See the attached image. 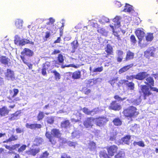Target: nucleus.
Wrapping results in <instances>:
<instances>
[{
    "instance_id": "nucleus-58",
    "label": "nucleus",
    "mask_w": 158,
    "mask_h": 158,
    "mask_svg": "<svg viewBox=\"0 0 158 158\" xmlns=\"http://www.w3.org/2000/svg\"><path fill=\"white\" fill-rule=\"evenodd\" d=\"M137 129V125L136 124H135L133 126H132L130 128V130L132 131H136Z\"/></svg>"
},
{
    "instance_id": "nucleus-22",
    "label": "nucleus",
    "mask_w": 158,
    "mask_h": 158,
    "mask_svg": "<svg viewBox=\"0 0 158 158\" xmlns=\"http://www.w3.org/2000/svg\"><path fill=\"white\" fill-rule=\"evenodd\" d=\"M70 122L69 120H66L62 121L60 124V126L62 128H67L70 127Z\"/></svg>"
},
{
    "instance_id": "nucleus-23",
    "label": "nucleus",
    "mask_w": 158,
    "mask_h": 158,
    "mask_svg": "<svg viewBox=\"0 0 158 158\" xmlns=\"http://www.w3.org/2000/svg\"><path fill=\"white\" fill-rule=\"evenodd\" d=\"M134 54L130 50L127 52L126 56L125 58L126 60H132L134 58Z\"/></svg>"
},
{
    "instance_id": "nucleus-56",
    "label": "nucleus",
    "mask_w": 158,
    "mask_h": 158,
    "mask_svg": "<svg viewBox=\"0 0 158 158\" xmlns=\"http://www.w3.org/2000/svg\"><path fill=\"white\" fill-rule=\"evenodd\" d=\"M73 67L75 68H77V67L76 65L73 64H70L67 65H61V68L62 69L64 68L65 67Z\"/></svg>"
},
{
    "instance_id": "nucleus-16",
    "label": "nucleus",
    "mask_w": 158,
    "mask_h": 158,
    "mask_svg": "<svg viewBox=\"0 0 158 158\" xmlns=\"http://www.w3.org/2000/svg\"><path fill=\"white\" fill-rule=\"evenodd\" d=\"M122 83H125V85L128 89L133 90L135 88V84L132 82H128V80H123L122 81Z\"/></svg>"
},
{
    "instance_id": "nucleus-55",
    "label": "nucleus",
    "mask_w": 158,
    "mask_h": 158,
    "mask_svg": "<svg viewBox=\"0 0 158 158\" xmlns=\"http://www.w3.org/2000/svg\"><path fill=\"white\" fill-rule=\"evenodd\" d=\"M24 45L27 44H30L32 45L34 44L33 42L30 41L29 40L24 39Z\"/></svg>"
},
{
    "instance_id": "nucleus-51",
    "label": "nucleus",
    "mask_w": 158,
    "mask_h": 158,
    "mask_svg": "<svg viewBox=\"0 0 158 158\" xmlns=\"http://www.w3.org/2000/svg\"><path fill=\"white\" fill-rule=\"evenodd\" d=\"M71 44H73V48L74 49H77L79 45L77 40L73 41L72 42Z\"/></svg>"
},
{
    "instance_id": "nucleus-31",
    "label": "nucleus",
    "mask_w": 158,
    "mask_h": 158,
    "mask_svg": "<svg viewBox=\"0 0 158 158\" xmlns=\"http://www.w3.org/2000/svg\"><path fill=\"white\" fill-rule=\"evenodd\" d=\"M0 61L1 63L5 65H7L9 62L10 59L5 56H2L0 57Z\"/></svg>"
},
{
    "instance_id": "nucleus-42",
    "label": "nucleus",
    "mask_w": 158,
    "mask_h": 158,
    "mask_svg": "<svg viewBox=\"0 0 158 158\" xmlns=\"http://www.w3.org/2000/svg\"><path fill=\"white\" fill-rule=\"evenodd\" d=\"M145 38L146 40L147 41H152L153 38V33H148L146 36Z\"/></svg>"
},
{
    "instance_id": "nucleus-8",
    "label": "nucleus",
    "mask_w": 158,
    "mask_h": 158,
    "mask_svg": "<svg viewBox=\"0 0 158 158\" xmlns=\"http://www.w3.org/2000/svg\"><path fill=\"white\" fill-rule=\"evenodd\" d=\"M122 108L121 105L117 102L115 100L112 101L110 105L108 106L109 110L114 111H118Z\"/></svg>"
},
{
    "instance_id": "nucleus-43",
    "label": "nucleus",
    "mask_w": 158,
    "mask_h": 158,
    "mask_svg": "<svg viewBox=\"0 0 158 158\" xmlns=\"http://www.w3.org/2000/svg\"><path fill=\"white\" fill-rule=\"evenodd\" d=\"M130 40L131 43L133 45H135L137 41L136 38L134 35H131Z\"/></svg>"
},
{
    "instance_id": "nucleus-36",
    "label": "nucleus",
    "mask_w": 158,
    "mask_h": 158,
    "mask_svg": "<svg viewBox=\"0 0 158 158\" xmlns=\"http://www.w3.org/2000/svg\"><path fill=\"white\" fill-rule=\"evenodd\" d=\"M51 73H53L55 77V80L56 81H58L61 78L60 74L56 70H52Z\"/></svg>"
},
{
    "instance_id": "nucleus-28",
    "label": "nucleus",
    "mask_w": 158,
    "mask_h": 158,
    "mask_svg": "<svg viewBox=\"0 0 158 158\" xmlns=\"http://www.w3.org/2000/svg\"><path fill=\"white\" fill-rule=\"evenodd\" d=\"M131 139L130 135H126L122 138L121 141L123 143L129 145Z\"/></svg>"
},
{
    "instance_id": "nucleus-33",
    "label": "nucleus",
    "mask_w": 158,
    "mask_h": 158,
    "mask_svg": "<svg viewBox=\"0 0 158 158\" xmlns=\"http://www.w3.org/2000/svg\"><path fill=\"white\" fill-rule=\"evenodd\" d=\"M55 121L54 117L53 116H48L45 118V121L48 124H53Z\"/></svg>"
},
{
    "instance_id": "nucleus-17",
    "label": "nucleus",
    "mask_w": 158,
    "mask_h": 158,
    "mask_svg": "<svg viewBox=\"0 0 158 158\" xmlns=\"http://www.w3.org/2000/svg\"><path fill=\"white\" fill-rule=\"evenodd\" d=\"M105 52L107 53L106 57H107L109 55H113V50L112 46L109 44H108L105 48Z\"/></svg>"
},
{
    "instance_id": "nucleus-3",
    "label": "nucleus",
    "mask_w": 158,
    "mask_h": 158,
    "mask_svg": "<svg viewBox=\"0 0 158 158\" xmlns=\"http://www.w3.org/2000/svg\"><path fill=\"white\" fill-rule=\"evenodd\" d=\"M61 135V133L58 129L53 128L51 130V132L47 131L45 134V135L49 141L52 144H55L56 143L55 137L60 138Z\"/></svg>"
},
{
    "instance_id": "nucleus-63",
    "label": "nucleus",
    "mask_w": 158,
    "mask_h": 158,
    "mask_svg": "<svg viewBox=\"0 0 158 158\" xmlns=\"http://www.w3.org/2000/svg\"><path fill=\"white\" fill-rule=\"evenodd\" d=\"M60 51L59 49H54L53 52L51 53L52 55H56L57 54L59 53Z\"/></svg>"
},
{
    "instance_id": "nucleus-32",
    "label": "nucleus",
    "mask_w": 158,
    "mask_h": 158,
    "mask_svg": "<svg viewBox=\"0 0 158 158\" xmlns=\"http://www.w3.org/2000/svg\"><path fill=\"white\" fill-rule=\"evenodd\" d=\"M81 77V72L80 71L77 70L73 73L72 77L74 79H79Z\"/></svg>"
},
{
    "instance_id": "nucleus-30",
    "label": "nucleus",
    "mask_w": 158,
    "mask_h": 158,
    "mask_svg": "<svg viewBox=\"0 0 158 158\" xmlns=\"http://www.w3.org/2000/svg\"><path fill=\"white\" fill-rule=\"evenodd\" d=\"M125 152L122 150L119 151L117 152L114 156V158H125Z\"/></svg>"
},
{
    "instance_id": "nucleus-2",
    "label": "nucleus",
    "mask_w": 158,
    "mask_h": 158,
    "mask_svg": "<svg viewBox=\"0 0 158 158\" xmlns=\"http://www.w3.org/2000/svg\"><path fill=\"white\" fill-rule=\"evenodd\" d=\"M122 113L124 117L127 119L132 121V118H136L139 112L136 107L131 106L124 108Z\"/></svg>"
},
{
    "instance_id": "nucleus-40",
    "label": "nucleus",
    "mask_w": 158,
    "mask_h": 158,
    "mask_svg": "<svg viewBox=\"0 0 158 158\" xmlns=\"http://www.w3.org/2000/svg\"><path fill=\"white\" fill-rule=\"evenodd\" d=\"M44 117V112L40 111L37 116V120L38 121H40L43 120Z\"/></svg>"
},
{
    "instance_id": "nucleus-26",
    "label": "nucleus",
    "mask_w": 158,
    "mask_h": 158,
    "mask_svg": "<svg viewBox=\"0 0 158 158\" xmlns=\"http://www.w3.org/2000/svg\"><path fill=\"white\" fill-rule=\"evenodd\" d=\"M24 39H21L19 37H16L14 40L15 44L19 46L24 45Z\"/></svg>"
},
{
    "instance_id": "nucleus-27",
    "label": "nucleus",
    "mask_w": 158,
    "mask_h": 158,
    "mask_svg": "<svg viewBox=\"0 0 158 158\" xmlns=\"http://www.w3.org/2000/svg\"><path fill=\"white\" fill-rule=\"evenodd\" d=\"M98 79V78H93L89 80L87 83V85L89 87L91 86L94 85L96 84Z\"/></svg>"
},
{
    "instance_id": "nucleus-53",
    "label": "nucleus",
    "mask_w": 158,
    "mask_h": 158,
    "mask_svg": "<svg viewBox=\"0 0 158 158\" xmlns=\"http://www.w3.org/2000/svg\"><path fill=\"white\" fill-rule=\"evenodd\" d=\"M9 139L10 142H11L12 141L17 140L18 139V137L17 135H12L9 138Z\"/></svg>"
},
{
    "instance_id": "nucleus-47",
    "label": "nucleus",
    "mask_w": 158,
    "mask_h": 158,
    "mask_svg": "<svg viewBox=\"0 0 158 158\" xmlns=\"http://www.w3.org/2000/svg\"><path fill=\"white\" fill-rule=\"evenodd\" d=\"M49 153L46 151H45L41 155L39 158H48Z\"/></svg>"
},
{
    "instance_id": "nucleus-15",
    "label": "nucleus",
    "mask_w": 158,
    "mask_h": 158,
    "mask_svg": "<svg viewBox=\"0 0 158 158\" xmlns=\"http://www.w3.org/2000/svg\"><path fill=\"white\" fill-rule=\"evenodd\" d=\"M26 127L28 128H30L32 130H35L36 129H40L42 127V125L40 124L37 123H34L31 124H29L27 123L26 124Z\"/></svg>"
},
{
    "instance_id": "nucleus-61",
    "label": "nucleus",
    "mask_w": 158,
    "mask_h": 158,
    "mask_svg": "<svg viewBox=\"0 0 158 158\" xmlns=\"http://www.w3.org/2000/svg\"><path fill=\"white\" fill-rule=\"evenodd\" d=\"M14 93L13 95H12V97L14 98L17 95V94L19 93V90L17 89H13Z\"/></svg>"
},
{
    "instance_id": "nucleus-1",
    "label": "nucleus",
    "mask_w": 158,
    "mask_h": 158,
    "mask_svg": "<svg viewBox=\"0 0 158 158\" xmlns=\"http://www.w3.org/2000/svg\"><path fill=\"white\" fill-rule=\"evenodd\" d=\"M146 85H140V89L142 93V96L144 100H150L151 97L156 96V93H158V89L154 86V81L152 77L148 76L146 77L144 82Z\"/></svg>"
},
{
    "instance_id": "nucleus-35",
    "label": "nucleus",
    "mask_w": 158,
    "mask_h": 158,
    "mask_svg": "<svg viewBox=\"0 0 158 158\" xmlns=\"http://www.w3.org/2000/svg\"><path fill=\"white\" fill-rule=\"evenodd\" d=\"M34 142L35 143V145L38 146L42 144L43 139L41 137H36L34 139Z\"/></svg>"
},
{
    "instance_id": "nucleus-24",
    "label": "nucleus",
    "mask_w": 158,
    "mask_h": 158,
    "mask_svg": "<svg viewBox=\"0 0 158 158\" xmlns=\"http://www.w3.org/2000/svg\"><path fill=\"white\" fill-rule=\"evenodd\" d=\"M46 66L48 67H49L50 66L49 63L46 64V63H45V64H43L42 68L41 69V73L42 75L44 76H47L46 70L48 69V68H46Z\"/></svg>"
},
{
    "instance_id": "nucleus-45",
    "label": "nucleus",
    "mask_w": 158,
    "mask_h": 158,
    "mask_svg": "<svg viewBox=\"0 0 158 158\" xmlns=\"http://www.w3.org/2000/svg\"><path fill=\"white\" fill-rule=\"evenodd\" d=\"M110 27H111L112 28H113V34L114 35V36L116 37L117 38V40H118V41L121 40V39L120 38V37L119 35L118 34V32L115 31H114V27L113 26H110Z\"/></svg>"
},
{
    "instance_id": "nucleus-37",
    "label": "nucleus",
    "mask_w": 158,
    "mask_h": 158,
    "mask_svg": "<svg viewBox=\"0 0 158 158\" xmlns=\"http://www.w3.org/2000/svg\"><path fill=\"white\" fill-rule=\"evenodd\" d=\"M114 125L116 126H120L122 124V121L119 118H115L113 121Z\"/></svg>"
},
{
    "instance_id": "nucleus-13",
    "label": "nucleus",
    "mask_w": 158,
    "mask_h": 158,
    "mask_svg": "<svg viewBox=\"0 0 158 158\" xmlns=\"http://www.w3.org/2000/svg\"><path fill=\"white\" fill-rule=\"evenodd\" d=\"M10 111V110L8 109L6 106L0 108V116L1 117H4L8 115Z\"/></svg>"
},
{
    "instance_id": "nucleus-11",
    "label": "nucleus",
    "mask_w": 158,
    "mask_h": 158,
    "mask_svg": "<svg viewBox=\"0 0 158 158\" xmlns=\"http://www.w3.org/2000/svg\"><path fill=\"white\" fill-rule=\"evenodd\" d=\"M149 75V74L146 72H140L135 75V79L140 81H142L145 79Z\"/></svg>"
},
{
    "instance_id": "nucleus-19",
    "label": "nucleus",
    "mask_w": 158,
    "mask_h": 158,
    "mask_svg": "<svg viewBox=\"0 0 158 158\" xmlns=\"http://www.w3.org/2000/svg\"><path fill=\"white\" fill-rule=\"evenodd\" d=\"M99 155L100 158H112L105 150L100 151L99 152Z\"/></svg>"
},
{
    "instance_id": "nucleus-20",
    "label": "nucleus",
    "mask_w": 158,
    "mask_h": 158,
    "mask_svg": "<svg viewBox=\"0 0 158 158\" xmlns=\"http://www.w3.org/2000/svg\"><path fill=\"white\" fill-rule=\"evenodd\" d=\"M133 66L132 63L124 66L121 68L118 71L119 74H121L123 72L127 71Z\"/></svg>"
},
{
    "instance_id": "nucleus-41",
    "label": "nucleus",
    "mask_w": 158,
    "mask_h": 158,
    "mask_svg": "<svg viewBox=\"0 0 158 158\" xmlns=\"http://www.w3.org/2000/svg\"><path fill=\"white\" fill-rule=\"evenodd\" d=\"M96 143L93 141H90L89 143V148L90 151L95 149L96 148Z\"/></svg>"
},
{
    "instance_id": "nucleus-44",
    "label": "nucleus",
    "mask_w": 158,
    "mask_h": 158,
    "mask_svg": "<svg viewBox=\"0 0 158 158\" xmlns=\"http://www.w3.org/2000/svg\"><path fill=\"white\" fill-rule=\"evenodd\" d=\"M133 145L134 146H135L136 145H138L139 146L141 147H144L145 146V144L144 142L142 141H140L139 142L134 141L133 143Z\"/></svg>"
},
{
    "instance_id": "nucleus-18",
    "label": "nucleus",
    "mask_w": 158,
    "mask_h": 158,
    "mask_svg": "<svg viewBox=\"0 0 158 158\" xmlns=\"http://www.w3.org/2000/svg\"><path fill=\"white\" fill-rule=\"evenodd\" d=\"M21 53L24 56L26 55L29 57H31L33 55V52L29 49L25 48L23 49ZM21 56H22V55Z\"/></svg>"
},
{
    "instance_id": "nucleus-59",
    "label": "nucleus",
    "mask_w": 158,
    "mask_h": 158,
    "mask_svg": "<svg viewBox=\"0 0 158 158\" xmlns=\"http://www.w3.org/2000/svg\"><path fill=\"white\" fill-rule=\"evenodd\" d=\"M60 158H71V157L65 153H63L61 156Z\"/></svg>"
},
{
    "instance_id": "nucleus-38",
    "label": "nucleus",
    "mask_w": 158,
    "mask_h": 158,
    "mask_svg": "<svg viewBox=\"0 0 158 158\" xmlns=\"http://www.w3.org/2000/svg\"><path fill=\"white\" fill-rule=\"evenodd\" d=\"M133 10V9L131 7V5L129 4L126 3L123 9V11L125 12H131Z\"/></svg>"
},
{
    "instance_id": "nucleus-21",
    "label": "nucleus",
    "mask_w": 158,
    "mask_h": 158,
    "mask_svg": "<svg viewBox=\"0 0 158 158\" xmlns=\"http://www.w3.org/2000/svg\"><path fill=\"white\" fill-rule=\"evenodd\" d=\"M47 26H45L46 29L51 31L52 33H53V30L54 31V33L56 32V27L54 25L50 22H48L46 23Z\"/></svg>"
},
{
    "instance_id": "nucleus-6",
    "label": "nucleus",
    "mask_w": 158,
    "mask_h": 158,
    "mask_svg": "<svg viewBox=\"0 0 158 158\" xmlns=\"http://www.w3.org/2000/svg\"><path fill=\"white\" fill-rule=\"evenodd\" d=\"M107 152L112 158L115 154L117 153L118 150V147L115 145H113L106 148Z\"/></svg>"
},
{
    "instance_id": "nucleus-4",
    "label": "nucleus",
    "mask_w": 158,
    "mask_h": 158,
    "mask_svg": "<svg viewBox=\"0 0 158 158\" xmlns=\"http://www.w3.org/2000/svg\"><path fill=\"white\" fill-rule=\"evenodd\" d=\"M95 119L96 125L100 127H103L109 121L108 119L104 116H99Z\"/></svg>"
},
{
    "instance_id": "nucleus-48",
    "label": "nucleus",
    "mask_w": 158,
    "mask_h": 158,
    "mask_svg": "<svg viewBox=\"0 0 158 158\" xmlns=\"http://www.w3.org/2000/svg\"><path fill=\"white\" fill-rule=\"evenodd\" d=\"M98 32L102 35H105L106 34V32L105 29L102 28H99L97 30Z\"/></svg>"
},
{
    "instance_id": "nucleus-60",
    "label": "nucleus",
    "mask_w": 158,
    "mask_h": 158,
    "mask_svg": "<svg viewBox=\"0 0 158 158\" xmlns=\"http://www.w3.org/2000/svg\"><path fill=\"white\" fill-rule=\"evenodd\" d=\"M126 79L127 80H131L133 79H135V75H132L130 76H126Z\"/></svg>"
},
{
    "instance_id": "nucleus-5",
    "label": "nucleus",
    "mask_w": 158,
    "mask_h": 158,
    "mask_svg": "<svg viewBox=\"0 0 158 158\" xmlns=\"http://www.w3.org/2000/svg\"><path fill=\"white\" fill-rule=\"evenodd\" d=\"M134 32L138 39V44H141L145 35L144 29L142 28H138L135 30Z\"/></svg>"
},
{
    "instance_id": "nucleus-52",
    "label": "nucleus",
    "mask_w": 158,
    "mask_h": 158,
    "mask_svg": "<svg viewBox=\"0 0 158 158\" xmlns=\"http://www.w3.org/2000/svg\"><path fill=\"white\" fill-rule=\"evenodd\" d=\"M103 70V67L102 66H101L100 67H97L94 68L93 71V72H101Z\"/></svg>"
},
{
    "instance_id": "nucleus-34",
    "label": "nucleus",
    "mask_w": 158,
    "mask_h": 158,
    "mask_svg": "<svg viewBox=\"0 0 158 158\" xmlns=\"http://www.w3.org/2000/svg\"><path fill=\"white\" fill-rule=\"evenodd\" d=\"M121 18L120 16H116L113 20V22L115 23L114 24L115 26H118L119 27L120 25V21Z\"/></svg>"
},
{
    "instance_id": "nucleus-29",
    "label": "nucleus",
    "mask_w": 158,
    "mask_h": 158,
    "mask_svg": "<svg viewBox=\"0 0 158 158\" xmlns=\"http://www.w3.org/2000/svg\"><path fill=\"white\" fill-rule=\"evenodd\" d=\"M40 151V148H37L32 149L26 151V153H27L29 152L30 153L28 154L29 155H31L33 156H35Z\"/></svg>"
},
{
    "instance_id": "nucleus-54",
    "label": "nucleus",
    "mask_w": 158,
    "mask_h": 158,
    "mask_svg": "<svg viewBox=\"0 0 158 158\" xmlns=\"http://www.w3.org/2000/svg\"><path fill=\"white\" fill-rule=\"evenodd\" d=\"M114 98L116 99L118 101H123L126 98V97H124V98H122L120 97H119L118 95H115L114 96Z\"/></svg>"
},
{
    "instance_id": "nucleus-10",
    "label": "nucleus",
    "mask_w": 158,
    "mask_h": 158,
    "mask_svg": "<svg viewBox=\"0 0 158 158\" xmlns=\"http://www.w3.org/2000/svg\"><path fill=\"white\" fill-rule=\"evenodd\" d=\"M94 119L92 117L87 118L83 122L84 126L86 128H92L93 126L92 122Z\"/></svg>"
},
{
    "instance_id": "nucleus-46",
    "label": "nucleus",
    "mask_w": 158,
    "mask_h": 158,
    "mask_svg": "<svg viewBox=\"0 0 158 158\" xmlns=\"http://www.w3.org/2000/svg\"><path fill=\"white\" fill-rule=\"evenodd\" d=\"M141 101L140 97L136 98L132 101V103L136 105H138L140 104Z\"/></svg>"
},
{
    "instance_id": "nucleus-25",
    "label": "nucleus",
    "mask_w": 158,
    "mask_h": 158,
    "mask_svg": "<svg viewBox=\"0 0 158 158\" xmlns=\"http://www.w3.org/2000/svg\"><path fill=\"white\" fill-rule=\"evenodd\" d=\"M20 57L23 63L28 66L29 69H32L33 64L31 63H29L27 59L24 56H20Z\"/></svg>"
},
{
    "instance_id": "nucleus-39",
    "label": "nucleus",
    "mask_w": 158,
    "mask_h": 158,
    "mask_svg": "<svg viewBox=\"0 0 158 158\" xmlns=\"http://www.w3.org/2000/svg\"><path fill=\"white\" fill-rule=\"evenodd\" d=\"M23 21L20 19H17L15 21V25L17 28H21L22 26Z\"/></svg>"
},
{
    "instance_id": "nucleus-62",
    "label": "nucleus",
    "mask_w": 158,
    "mask_h": 158,
    "mask_svg": "<svg viewBox=\"0 0 158 158\" xmlns=\"http://www.w3.org/2000/svg\"><path fill=\"white\" fill-rule=\"evenodd\" d=\"M117 54L118 56H123V52L121 50H118L117 51Z\"/></svg>"
},
{
    "instance_id": "nucleus-7",
    "label": "nucleus",
    "mask_w": 158,
    "mask_h": 158,
    "mask_svg": "<svg viewBox=\"0 0 158 158\" xmlns=\"http://www.w3.org/2000/svg\"><path fill=\"white\" fill-rule=\"evenodd\" d=\"M156 48L153 47L149 48L144 52V56L146 58L149 59L150 57L155 56Z\"/></svg>"
},
{
    "instance_id": "nucleus-49",
    "label": "nucleus",
    "mask_w": 158,
    "mask_h": 158,
    "mask_svg": "<svg viewBox=\"0 0 158 158\" xmlns=\"http://www.w3.org/2000/svg\"><path fill=\"white\" fill-rule=\"evenodd\" d=\"M83 112L86 114L90 115L91 114L93 111H90L86 107H84L83 109Z\"/></svg>"
},
{
    "instance_id": "nucleus-9",
    "label": "nucleus",
    "mask_w": 158,
    "mask_h": 158,
    "mask_svg": "<svg viewBox=\"0 0 158 158\" xmlns=\"http://www.w3.org/2000/svg\"><path fill=\"white\" fill-rule=\"evenodd\" d=\"M64 59V56L61 54L59 53L57 57L56 60H54V64L56 67H58L60 65H63Z\"/></svg>"
},
{
    "instance_id": "nucleus-12",
    "label": "nucleus",
    "mask_w": 158,
    "mask_h": 158,
    "mask_svg": "<svg viewBox=\"0 0 158 158\" xmlns=\"http://www.w3.org/2000/svg\"><path fill=\"white\" fill-rule=\"evenodd\" d=\"M6 77L8 80H13L15 78L14 71L10 69H7L6 72L5 73Z\"/></svg>"
},
{
    "instance_id": "nucleus-14",
    "label": "nucleus",
    "mask_w": 158,
    "mask_h": 158,
    "mask_svg": "<svg viewBox=\"0 0 158 158\" xmlns=\"http://www.w3.org/2000/svg\"><path fill=\"white\" fill-rule=\"evenodd\" d=\"M21 113L20 111H17L14 113L10 114L9 116L8 120L13 121L18 119Z\"/></svg>"
},
{
    "instance_id": "nucleus-64",
    "label": "nucleus",
    "mask_w": 158,
    "mask_h": 158,
    "mask_svg": "<svg viewBox=\"0 0 158 158\" xmlns=\"http://www.w3.org/2000/svg\"><path fill=\"white\" fill-rule=\"evenodd\" d=\"M115 6L116 7H120L122 5L120 2L118 1H116L114 2Z\"/></svg>"
},
{
    "instance_id": "nucleus-50",
    "label": "nucleus",
    "mask_w": 158,
    "mask_h": 158,
    "mask_svg": "<svg viewBox=\"0 0 158 158\" xmlns=\"http://www.w3.org/2000/svg\"><path fill=\"white\" fill-rule=\"evenodd\" d=\"M27 146L26 145L23 144L18 149V152L19 153L23 152L26 149Z\"/></svg>"
},
{
    "instance_id": "nucleus-57",
    "label": "nucleus",
    "mask_w": 158,
    "mask_h": 158,
    "mask_svg": "<svg viewBox=\"0 0 158 158\" xmlns=\"http://www.w3.org/2000/svg\"><path fill=\"white\" fill-rule=\"evenodd\" d=\"M77 144V143L76 142L70 141H69L68 143L69 146L70 147H73L74 148H75L76 145Z\"/></svg>"
}]
</instances>
